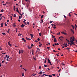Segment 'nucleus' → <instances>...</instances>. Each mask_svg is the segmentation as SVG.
I'll use <instances>...</instances> for the list:
<instances>
[{"mask_svg":"<svg viewBox=\"0 0 77 77\" xmlns=\"http://www.w3.org/2000/svg\"><path fill=\"white\" fill-rule=\"evenodd\" d=\"M18 21L19 23H20V20L19 19V20H18Z\"/></svg>","mask_w":77,"mask_h":77,"instance_id":"obj_61","label":"nucleus"},{"mask_svg":"<svg viewBox=\"0 0 77 77\" xmlns=\"http://www.w3.org/2000/svg\"><path fill=\"white\" fill-rule=\"evenodd\" d=\"M66 49H68V51H69V50L70 49V48H67Z\"/></svg>","mask_w":77,"mask_h":77,"instance_id":"obj_40","label":"nucleus"},{"mask_svg":"<svg viewBox=\"0 0 77 77\" xmlns=\"http://www.w3.org/2000/svg\"><path fill=\"white\" fill-rule=\"evenodd\" d=\"M49 77H52V75H49Z\"/></svg>","mask_w":77,"mask_h":77,"instance_id":"obj_51","label":"nucleus"},{"mask_svg":"<svg viewBox=\"0 0 77 77\" xmlns=\"http://www.w3.org/2000/svg\"><path fill=\"white\" fill-rule=\"evenodd\" d=\"M60 32H58V33H57V35H60Z\"/></svg>","mask_w":77,"mask_h":77,"instance_id":"obj_45","label":"nucleus"},{"mask_svg":"<svg viewBox=\"0 0 77 77\" xmlns=\"http://www.w3.org/2000/svg\"><path fill=\"white\" fill-rule=\"evenodd\" d=\"M19 13L20 15H21V17H23V15H22V14H21V13L20 12Z\"/></svg>","mask_w":77,"mask_h":77,"instance_id":"obj_26","label":"nucleus"},{"mask_svg":"<svg viewBox=\"0 0 77 77\" xmlns=\"http://www.w3.org/2000/svg\"><path fill=\"white\" fill-rule=\"evenodd\" d=\"M30 35L32 37H33V34H30Z\"/></svg>","mask_w":77,"mask_h":77,"instance_id":"obj_20","label":"nucleus"},{"mask_svg":"<svg viewBox=\"0 0 77 77\" xmlns=\"http://www.w3.org/2000/svg\"><path fill=\"white\" fill-rule=\"evenodd\" d=\"M70 44H71L70 45H72V44H73V45H75V44L74 43V42H73L72 41V42H71V43H70Z\"/></svg>","mask_w":77,"mask_h":77,"instance_id":"obj_1","label":"nucleus"},{"mask_svg":"<svg viewBox=\"0 0 77 77\" xmlns=\"http://www.w3.org/2000/svg\"><path fill=\"white\" fill-rule=\"evenodd\" d=\"M19 51H20V52H21V53H23V52H24V50H19Z\"/></svg>","mask_w":77,"mask_h":77,"instance_id":"obj_8","label":"nucleus"},{"mask_svg":"<svg viewBox=\"0 0 77 77\" xmlns=\"http://www.w3.org/2000/svg\"><path fill=\"white\" fill-rule=\"evenodd\" d=\"M4 18V16H2L1 17V18H0V21L2 20V18Z\"/></svg>","mask_w":77,"mask_h":77,"instance_id":"obj_17","label":"nucleus"},{"mask_svg":"<svg viewBox=\"0 0 77 77\" xmlns=\"http://www.w3.org/2000/svg\"><path fill=\"white\" fill-rule=\"evenodd\" d=\"M37 40L38 41H40V39H39V38H38V39H37Z\"/></svg>","mask_w":77,"mask_h":77,"instance_id":"obj_33","label":"nucleus"},{"mask_svg":"<svg viewBox=\"0 0 77 77\" xmlns=\"http://www.w3.org/2000/svg\"><path fill=\"white\" fill-rule=\"evenodd\" d=\"M3 5L4 6H6V4H3Z\"/></svg>","mask_w":77,"mask_h":77,"instance_id":"obj_42","label":"nucleus"},{"mask_svg":"<svg viewBox=\"0 0 77 77\" xmlns=\"http://www.w3.org/2000/svg\"><path fill=\"white\" fill-rule=\"evenodd\" d=\"M74 37H73V39H72V40H71V42H72V41L73 42H74Z\"/></svg>","mask_w":77,"mask_h":77,"instance_id":"obj_11","label":"nucleus"},{"mask_svg":"<svg viewBox=\"0 0 77 77\" xmlns=\"http://www.w3.org/2000/svg\"><path fill=\"white\" fill-rule=\"evenodd\" d=\"M16 6H18V7L19 6H18V4H16Z\"/></svg>","mask_w":77,"mask_h":77,"instance_id":"obj_59","label":"nucleus"},{"mask_svg":"<svg viewBox=\"0 0 77 77\" xmlns=\"http://www.w3.org/2000/svg\"><path fill=\"white\" fill-rule=\"evenodd\" d=\"M16 9H17L16 12H18V13H19V11H18V8L17 7V8H16Z\"/></svg>","mask_w":77,"mask_h":77,"instance_id":"obj_6","label":"nucleus"},{"mask_svg":"<svg viewBox=\"0 0 77 77\" xmlns=\"http://www.w3.org/2000/svg\"><path fill=\"white\" fill-rule=\"evenodd\" d=\"M64 47H67V45H65V46H64Z\"/></svg>","mask_w":77,"mask_h":77,"instance_id":"obj_62","label":"nucleus"},{"mask_svg":"<svg viewBox=\"0 0 77 77\" xmlns=\"http://www.w3.org/2000/svg\"><path fill=\"white\" fill-rule=\"evenodd\" d=\"M26 23H27V24H28V25H29V22H26Z\"/></svg>","mask_w":77,"mask_h":77,"instance_id":"obj_37","label":"nucleus"},{"mask_svg":"<svg viewBox=\"0 0 77 77\" xmlns=\"http://www.w3.org/2000/svg\"><path fill=\"white\" fill-rule=\"evenodd\" d=\"M62 65L64 66V65H65V64H63V63H62Z\"/></svg>","mask_w":77,"mask_h":77,"instance_id":"obj_52","label":"nucleus"},{"mask_svg":"<svg viewBox=\"0 0 77 77\" xmlns=\"http://www.w3.org/2000/svg\"><path fill=\"white\" fill-rule=\"evenodd\" d=\"M10 57L9 56H8L7 57V59H9V57Z\"/></svg>","mask_w":77,"mask_h":77,"instance_id":"obj_58","label":"nucleus"},{"mask_svg":"<svg viewBox=\"0 0 77 77\" xmlns=\"http://www.w3.org/2000/svg\"><path fill=\"white\" fill-rule=\"evenodd\" d=\"M31 48L30 47L28 46V48L29 49H30V48Z\"/></svg>","mask_w":77,"mask_h":77,"instance_id":"obj_48","label":"nucleus"},{"mask_svg":"<svg viewBox=\"0 0 77 77\" xmlns=\"http://www.w3.org/2000/svg\"><path fill=\"white\" fill-rule=\"evenodd\" d=\"M47 49H48V50H49V49H50V47H47Z\"/></svg>","mask_w":77,"mask_h":77,"instance_id":"obj_57","label":"nucleus"},{"mask_svg":"<svg viewBox=\"0 0 77 77\" xmlns=\"http://www.w3.org/2000/svg\"><path fill=\"white\" fill-rule=\"evenodd\" d=\"M13 26L14 27H16V25H15V23H14L13 24Z\"/></svg>","mask_w":77,"mask_h":77,"instance_id":"obj_2","label":"nucleus"},{"mask_svg":"<svg viewBox=\"0 0 77 77\" xmlns=\"http://www.w3.org/2000/svg\"><path fill=\"white\" fill-rule=\"evenodd\" d=\"M39 35L40 36H41V33H39Z\"/></svg>","mask_w":77,"mask_h":77,"instance_id":"obj_53","label":"nucleus"},{"mask_svg":"<svg viewBox=\"0 0 77 77\" xmlns=\"http://www.w3.org/2000/svg\"><path fill=\"white\" fill-rule=\"evenodd\" d=\"M7 22L9 23V20H7Z\"/></svg>","mask_w":77,"mask_h":77,"instance_id":"obj_46","label":"nucleus"},{"mask_svg":"<svg viewBox=\"0 0 77 77\" xmlns=\"http://www.w3.org/2000/svg\"><path fill=\"white\" fill-rule=\"evenodd\" d=\"M52 75H53V76H55V75H56V74H52Z\"/></svg>","mask_w":77,"mask_h":77,"instance_id":"obj_39","label":"nucleus"},{"mask_svg":"<svg viewBox=\"0 0 77 77\" xmlns=\"http://www.w3.org/2000/svg\"><path fill=\"white\" fill-rule=\"evenodd\" d=\"M5 26H8V25L7 24H6V23H5Z\"/></svg>","mask_w":77,"mask_h":77,"instance_id":"obj_28","label":"nucleus"},{"mask_svg":"<svg viewBox=\"0 0 77 77\" xmlns=\"http://www.w3.org/2000/svg\"><path fill=\"white\" fill-rule=\"evenodd\" d=\"M54 42H57V40L56 39V38H54Z\"/></svg>","mask_w":77,"mask_h":77,"instance_id":"obj_5","label":"nucleus"},{"mask_svg":"<svg viewBox=\"0 0 77 77\" xmlns=\"http://www.w3.org/2000/svg\"><path fill=\"white\" fill-rule=\"evenodd\" d=\"M22 39L24 41V42H26V40L24 39V38H23Z\"/></svg>","mask_w":77,"mask_h":77,"instance_id":"obj_12","label":"nucleus"},{"mask_svg":"<svg viewBox=\"0 0 77 77\" xmlns=\"http://www.w3.org/2000/svg\"><path fill=\"white\" fill-rule=\"evenodd\" d=\"M50 63V65H53V64H51V62L50 63Z\"/></svg>","mask_w":77,"mask_h":77,"instance_id":"obj_43","label":"nucleus"},{"mask_svg":"<svg viewBox=\"0 0 77 77\" xmlns=\"http://www.w3.org/2000/svg\"><path fill=\"white\" fill-rule=\"evenodd\" d=\"M22 34H21V33H19V34H18V35L19 36H21V35H22Z\"/></svg>","mask_w":77,"mask_h":77,"instance_id":"obj_15","label":"nucleus"},{"mask_svg":"<svg viewBox=\"0 0 77 77\" xmlns=\"http://www.w3.org/2000/svg\"><path fill=\"white\" fill-rule=\"evenodd\" d=\"M68 15L69 16V17L71 16V14H70V13H69Z\"/></svg>","mask_w":77,"mask_h":77,"instance_id":"obj_21","label":"nucleus"},{"mask_svg":"<svg viewBox=\"0 0 77 77\" xmlns=\"http://www.w3.org/2000/svg\"><path fill=\"white\" fill-rule=\"evenodd\" d=\"M14 11H15V9H16V8H15V6H14V8H13Z\"/></svg>","mask_w":77,"mask_h":77,"instance_id":"obj_18","label":"nucleus"},{"mask_svg":"<svg viewBox=\"0 0 77 77\" xmlns=\"http://www.w3.org/2000/svg\"><path fill=\"white\" fill-rule=\"evenodd\" d=\"M4 11V10L3 9H2L1 11V12H3Z\"/></svg>","mask_w":77,"mask_h":77,"instance_id":"obj_27","label":"nucleus"},{"mask_svg":"<svg viewBox=\"0 0 77 77\" xmlns=\"http://www.w3.org/2000/svg\"><path fill=\"white\" fill-rule=\"evenodd\" d=\"M33 53H34L33 51V50H32V54L33 55L34 54H33Z\"/></svg>","mask_w":77,"mask_h":77,"instance_id":"obj_25","label":"nucleus"},{"mask_svg":"<svg viewBox=\"0 0 77 77\" xmlns=\"http://www.w3.org/2000/svg\"><path fill=\"white\" fill-rule=\"evenodd\" d=\"M44 74L43 75H42L41 76V77H44Z\"/></svg>","mask_w":77,"mask_h":77,"instance_id":"obj_49","label":"nucleus"},{"mask_svg":"<svg viewBox=\"0 0 77 77\" xmlns=\"http://www.w3.org/2000/svg\"><path fill=\"white\" fill-rule=\"evenodd\" d=\"M48 63H51V62H50V60L49 59H48Z\"/></svg>","mask_w":77,"mask_h":77,"instance_id":"obj_10","label":"nucleus"},{"mask_svg":"<svg viewBox=\"0 0 77 77\" xmlns=\"http://www.w3.org/2000/svg\"><path fill=\"white\" fill-rule=\"evenodd\" d=\"M52 38H54H54H55V36H54L53 35H52Z\"/></svg>","mask_w":77,"mask_h":77,"instance_id":"obj_24","label":"nucleus"},{"mask_svg":"<svg viewBox=\"0 0 77 77\" xmlns=\"http://www.w3.org/2000/svg\"><path fill=\"white\" fill-rule=\"evenodd\" d=\"M24 73H22V76H24Z\"/></svg>","mask_w":77,"mask_h":77,"instance_id":"obj_60","label":"nucleus"},{"mask_svg":"<svg viewBox=\"0 0 77 77\" xmlns=\"http://www.w3.org/2000/svg\"><path fill=\"white\" fill-rule=\"evenodd\" d=\"M8 3H9V2H7L6 3V4H8Z\"/></svg>","mask_w":77,"mask_h":77,"instance_id":"obj_55","label":"nucleus"},{"mask_svg":"<svg viewBox=\"0 0 77 77\" xmlns=\"http://www.w3.org/2000/svg\"><path fill=\"white\" fill-rule=\"evenodd\" d=\"M22 69H24L25 71V72H26V71H27V69H24V68H22Z\"/></svg>","mask_w":77,"mask_h":77,"instance_id":"obj_22","label":"nucleus"},{"mask_svg":"<svg viewBox=\"0 0 77 77\" xmlns=\"http://www.w3.org/2000/svg\"><path fill=\"white\" fill-rule=\"evenodd\" d=\"M23 23H24L25 25H26V22H25V21H23Z\"/></svg>","mask_w":77,"mask_h":77,"instance_id":"obj_29","label":"nucleus"},{"mask_svg":"<svg viewBox=\"0 0 77 77\" xmlns=\"http://www.w3.org/2000/svg\"><path fill=\"white\" fill-rule=\"evenodd\" d=\"M39 68H40L39 69H41V66H39Z\"/></svg>","mask_w":77,"mask_h":77,"instance_id":"obj_44","label":"nucleus"},{"mask_svg":"<svg viewBox=\"0 0 77 77\" xmlns=\"http://www.w3.org/2000/svg\"><path fill=\"white\" fill-rule=\"evenodd\" d=\"M4 62H5V61L4 60H3L2 61V63H4Z\"/></svg>","mask_w":77,"mask_h":77,"instance_id":"obj_54","label":"nucleus"},{"mask_svg":"<svg viewBox=\"0 0 77 77\" xmlns=\"http://www.w3.org/2000/svg\"><path fill=\"white\" fill-rule=\"evenodd\" d=\"M2 54H6V53H2Z\"/></svg>","mask_w":77,"mask_h":77,"instance_id":"obj_63","label":"nucleus"},{"mask_svg":"<svg viewBox=\"0 0 77 77\" xmlns=\"http://www.w3.org/2000/svg\"><path fill=\"white\" fill-rule=\"evenodd\" d=\"M50 23H52V21H51L50 22Z\"/></svg>","mask_w":77,"mask_h":77,"instance_id":"obj_64","label":"nucleus"},{"mask_svg":"<svg viewBox=\"0 0 77 77\" xmlns=\"http://www.w3.org/2000/svg\"><path fill=\"white\" fill-rule=\"evenodd\" d=\"M53 51H54V52L55 53H56V52H57V51H55V50H54Z\"/></svg>","mask_w":77,"mask_h":77,"instance_id":"obj_36","label":"nucleus"},{"mask_svg":"<svg viewBox=\"0 0 77 77\" xmlns=\"http://www.w3.org/2000/svg\"><path fill=\"white\" fill-rule=\"evenodd\" d=\"M44 75H45V76H49V75H46L45 74H44Z\"/></svg>","mask_w":77,"mask_h":77,"instance_id":"obj_30","label":"nucleus"},{"mask_svg":"<svg viewBox=\"0 0 77 77\" xmlns=\"http://www.w3.org/2000/svg\"><path fill=\"white\" fill-rule=\"evenodd\" d=\"M71 31V32H72L73 33H74V30H72V29H70Z\"/></svg>","mask_w":77,"mask_h":77,"instance_id":"obj_14","label":"nucleus"},{"mask_svg":"<svg viewBox=\"0 0 77 77\" xmlns=\"http://www.w3.org/2000/svg\"><path fill=\"white\" fill-rule=\"evenodd\" d=\"M26 39H27V40L28 41H30V40H31V39H30V38H28L27 37H26Z\"/></svg>","mask_w":77,"mask_h":77,"instance_id":"obj_3","label":"nucleus"},{"mask_svg":"<svg viewBox=\"0 0 77 77\" xmlns=\"http://www.w3.org/2000/svg\"><path fill=\"white\" fill-rule=\"evenodd\" d=\"M8 44L10 46H11V43H10V42H8Z\"/></svg>","mask_w":77,"mask_h":77,"instance_id":"obj_16","label":"nucleus"},{"mask_svg":"<svg viewBox=\"0 0 77 77\" xmlns=\"http://www.w3.org/2000/svg\"><path fill=\"white\" fill-rule=\"evenodd\" d=\"M45 63H46V62H47V60H45Z\"/></svg>","mask_w":77,"mask_h":77,"instance_id":"obj_38","label":"nucleus"},{"mask_svg":"<svg viewBox=\"0 0 77 77\" xmlns=\"http://www.w3.org/2000/svg\"><path fill=\"white\" fill-rule=\"evenodd\" d=\"M25 26V25H24L23 24H22V25H21V27H22V28H23Z\"/></svg>","mask_w":77,"mask_h":77,"instance_id":"obj_7","label":"nucleus"},{"mask_svg":"<svg viewBox=\"0 0 77 77\" xmlns=\"http://www.w3.org/2000/svg\"><path fill=\"white\" fill-rule=\"evenodd\" d=\"M2 34L3 35H6V33L5 32H2Z\"/></svg>","mask_w":77,"mask_h":77,"instance_id":"obj_19","label":"nucleus"},{"mask_svg":"<svg viewBox=\"0 0 77 77\" xmlns=\"http://www.w3.org/2000/svg\"><path fill=\"white\" fill-rule=\"evenodd\" d=\"M62 33L64 35H67V34L65 32H63Z\"/></svg>","mask_w":77,"mask_h":77,"instance_id":"obj_13","label":"nucleus"},{"mask_svg":"<svg viewBox=\"0 0 77 77\" xmlns=\"http://www.w3.org/2000/svg\"><path fill=\"white\" fill-rule=\"evenodd\" d=\"M38 74L42 75V71L40 72H39V73Z\"/></svg>","mask_w":77,"mask_h":77,"instance_id":"obj_4","label":"nucleus"},{"mask_svg":"<svg viewBox=\"0 0 77 77\" xmlns=\"http://www.w3.org/2000/svg\"><path fill=\"white\" fill-rule=\"evenodd\" d=\"M32 75H33V76H35V75L36 74H32Z\"/></svg>","mask_w":77,"mask_h":77,"instance_id":"obj_47","label":"nucleus"},{"mask_svg":"<svg viewBox=\"0 0 77 77\" xmlns=\"http://www.w3.org/2000/svg\"><path fill=\"white\" fill-rule=\"evenodd\" d=\"M16 16H17V15H16V14H14V17H16Z\"/></svg>","mask_w":77,"mask_h":77,"instance_id":"obj_34","label":"nucleus"},{"mask_svg":"<svg viewBox=\"0 0 77 77\" xmlns=\"http://www.w3.org/2000/svg\"><path fill=\"white\" fill-rule=\"evenodd\" d=\"M44 66L45 67H47V65H46L45 64H44Z\"/></svg>","mask_w":77,"mask_h":77,"instance_id":"obj_32","label":"nucleus"},{"mask_svg":"<svg viewBox=\"0 0 77 77\" xmlns=\"http://www.w3.org/2000/svg\"><path fill=\"white\" fill-rule=\"evenodd\" d=\"M9 31H10V29H8V31H7V33H9Z\"/></svg>","mask_w":77,"mask_h":77,"instance_id":"obj_35","label":"nucleus"},{"mask_svg":"<svg viewBox=\"0 0 77 77\" xmlns=\"http://www.w3.org/2000/svg\"><path fill=\"white\" fill-rule=\"evenodd\" d=\"M43 17H44V15H42L41 17V18H42Z\"/></svg>","mask_w":77,"mask_h":77,"instance_id":"obj_31","label":"nucleus"},{"mask_svg":"<svg viewBox=\"0 0 77 77\" xmlns=\"http://www.w3.org/2000/svg\"><path fill=\"white\" fill-rule=\"evenodd\" d=\"M3 23H1V27H3Z\"/></svg>","mask_w":77,"mask_h":77,"instance_id":"obj_9","label":"nucleus"},{"mask_svg":"<svg viewBox=\"0 0 77 77\" xmlns=\"http://www.w3.org/2000/svg\"><path fill=\"white\" fill-rule=\"evenodd\" d=\"M33 59H34L35 60H36V59H35V57H33Z\"/></svg>","mask_w":77,"mask_h":77,"instance_id":"obj_50","label":"nucleus"},{"mask_svg":"<svg viewBox=\"0 0 77 77\" xmlns=\"http://www.w3.org/2000/svg\"><path fill=\"white\" fill-rule=\"evenodd\" d=\"M8 57V55H7L5 57H4V59H6V57Z\"/></svg>","mask_w":77,"mask_h":77,"instance_id":"obj_23","label":"nucleus"},{"mask_svg":"<svg viewBox=\"0 0 77 77\" xmlns=\"http://www.w3.org/2000/svg\"><path fill=\"white\" fill-rule=\"evenodd\" d=\"M33 44H31V47H33Z\"/></svg>","mask_w":77,"mask_h":77,"instance_id":"obj_56","label":"nucleus"},{"mask_svg":"<svg viewBox=\"0 0 77 77\" xmlns=\"http://www.w3.org/2000/svg\"><path fill=\"white\" fill-rule=\"evenodd\" d=\"M21 16H19V19H21Z\"/></svg>","mask_w":77,"mask_h":77,"instance_id":"obj_41","label":"nucleus"}]
</instances>
